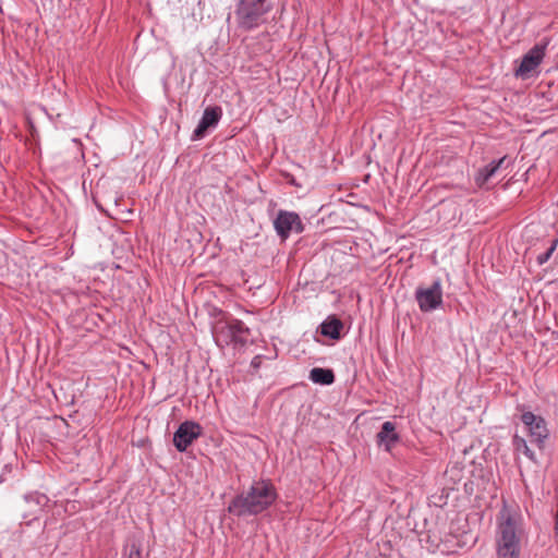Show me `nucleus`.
I'll list each match as a JSON object with an SVG mask.
<instances>
[{"label": "nucleus", "mask_w": 558, "mask_h": 558, "mask_svg": "<svg viewBox=\"0 0 558 558\" xmlns=\"http://www.w3.org/2000/svg\"><path fill=\"white\" fill-rule=\"evenodd\" d=\"M549 45V38L544 37L536 43L527 52H525V78L529 73L535 72L542 63L547 47Z\"/></svg>", "instance_id": "10"}, {"label": "nucleus", "mask_w": 558, "mask_h": 558, "mask_svg": "<svg viewBox=\"0 0 558 558\" xmlns=\"http://www.w3.org/2000/svg\"><path fill=\"white\" fill-rule=\"evenodd\" d=\"M554 533H555L556 542L558 543V509H557V512L555 514Z\"/></svg>", "instance_id": "20"}, {"label": "nucleus", "mask_w": 558, "mask_h": 558, "mask_svg": "<svg viewBox=\"0 0 558 558\" xmlns=\"http://www.w3.org/2000/svg\"><path fill=\"white\" fill-rule=\"evenodd\" d=\"M378 446H384L387 452H390L392 447L399 441L400 437L396 433L395 423L387 421L381 425L377 436Z\"/></svg>", "instance_id": "12"}, {"label": "nucleus", "mask_w": 558, "mask_h": 558, "mask_svg": "<svg viewBox=\"0 0 558 558\" xmlns=\"http://www.w3.org/2000/svg\"><path fill=\"white\" fill-rule=\"evenodd\" d=\"M513 444H514V446H515V449L519 451V450H520V448H521V446L523 445V439H521V438L519 437V435H518V434H515V435H514V437H513Z\"/></svg>", "instance_id": "19"}, {"label": "nucleus", "mask_w": 558, "mask_h": 558, "mask_svg": "<svg viewBox=\"0 0 558 558\" xmlns=\"http://www.w3.org/2000/svg\"><path fill=\"white\" fill-rule=\"evenodd\" d=\"M259 365V356H255L253 360H252V366L253 367H258Z\"/></svg>", "instance_id": "22"}, {"label": "nucleus", "mask_w": 558, "mask_h": 558, "mask_svg": "<svg viewBox=\"0 0 558 558\" xmlns=\"http://www.w3.org/2000/svg\"><path fill=\"white\" fill-rule=\"evenodd\" d=\"M267 12L264 0H239L235 11L238 25L244 29L255 28L264 22Z\"/></svg>", "instance_id": "3"}, {"label": "nucleus", "mask_w": 558, "mask_h": 558, "mask_svg": "<svg viewBox=\"0 0 558 558\" xmlns=\"http://www.w3.org/2000/svg\"><path fill=\"white\" fill-rule=\"evenodd\" d=\"M276 498V489L269 481H255L247 492L232 499L228 511L236 517L256 515L269 508Z\"/></svg>", "instance_id": "1"}, {"label": "nucleus", "mask_w": 558, "mask_h": 558, "mask_svg": "<svg viewBox=\"0 0 558 558\" xmlns=\"http://www.w3.org/2000/svg\"><path fill=\"white\" fill-rule=\"evenodd\" d=\"M521 517L506 505L497 518L496 551L498 558H520L519 525Z\"/></svg>", "instance_id": "2"}, {"label": "nucleus", "mask_w": 558, "mask_h": 558, "mask_svg": "<svg viewBox=\"0 0 558 558\" xmlns=\"http://www.w3.org/2000/svg\"><path fill=\"white\" fill-rule=\"evenodd\" d=\"M141 557H142V553H141L140 545H137L135 543L131 544L129 547V553H128L126 558H141Z\"/></svg>", "instance_id": "17"}, {"label": "nucleus", "mask_w": 558, "mask_h": 558, "mask_svg": "<svg viewBox=\"0 0 558 558\" xmlns=\"http://www.w3.org/2000/svg\"><path fill=\"white\" fill-rule=\"evenodd\" d=\"M274 228L277 235L281 240H287L292 232L302 233L304 230L303 222L299 214L288 210H279L274 219Z\"/></svg>", "instance_id": "5"}, {"label": "nucleus", "mask_w": 558, "mask_h": 558, "mask_svg": "<svg viewBox=\"0 0 558 558\" xmlns=\"http://www.w3.org/2000/svg\"><path fill=\"white\" fill-rule=\"evenodd\" d=\"M222 110L220 107H207L195 128L192 138L199 140L205 136L209 129L216 128L221 119Z\"/></svg>", "instance_id": "9"}, {"label": "nucleus", "mask_w": 558, "mask_h": 558, "mask_svg": "<svg viewBox=\"0 0 558 558\" xmlns=\"http://www.w3.org/2000/svg\"><path fill=\"white\" fill-rule=\"evenodd\" d=\"M524 452H525V457L530 458L533 461H536L534 453L529 449V447L526 445H525Z\"/></svg>", "instance_id": "21"}, {"label": "nucleus", "mask_w": 558, "mask_h": 558, "mask_svg": "<svg viewBox=\"0 0 558 558\" xmlns=\"http://www.w3.org/2000/svg\"><path fill=\"white\" fill-rule=\"evenodd\" d=\"M24 502L27 509L23 517L32 521L38 518L39 513L49 505L50 500L45 494L34 492L24 496Z\"/></svg>", "instance_id": "11"}, {"label": "nucleus", "mask_w": 558, "mask_h": 558, "mask_svg": "<svg viewBox=\"0 0 558 558\" xmlns=\"http://www.w3.org/2000/svg\"><path fill=\"white\" fill-rule=\"evenodd\" d=\"M310 379L315 384L331 385L335 381V375L331 369L314 367L310 372Z\"/></svg>", "instance_id": "15"}, {"label": "nucleus", "mask_w": 558, "mask_h": 558, "mask_svg": "<svg viewBox=\"0 0 558 558\" xmlns=\"http://www.w3.org/2000/svg\"><path fill=\"white\" fill-rule=\"evenodd\" d=\"M250 329L239 319H231L225 326L215 332L217 344H240L244 345L248 341Z\"/></svg>", "instance_id": "4"}, {"label": "nucleus", "mask_w": 558, "mask_h": 558, "mask_svg": "<svg viewBox=\"0 0 558 558\" xmlns=\"http://www.w3.org/2000/svg\"><path fill=\"white\" fill-rule=\"evenodd\" d=\"M509 163L508 158L505 156L497 161H492L489 165L480 169L475 175V182L478 186H483L495 173L497 170L502 167L505 163Z\"/></svg>", "instance_id": "13"}, {"label": "nucleus", "mask_w": 558, "mask_h": 558, "mask_svg": "<svg viewBox=\"0 0 558 558\" xmlns=\"http://www.w3.org/2000/svg\"><path fill=\"white\" fill-rule=\"evenodd\" d=\"M525 429L530 437V442L543 450L545 442L549 437V429L546 421L532 412H525Z\"/></svg>", "instance_id": "7"}, {"label": "nucleus", "mask_w": 558, "mask_h": 558, "mask_svg": "<svg viewBox=\"0 0 558 558\" xmlns=\"http://www.w3.org/2000/svg\"><path fill=\"white\" fill-rule=\"evenodd\" d=\"M343 325L340 319L329 317L320 325L322 335L331 339H339Z\"/></svg>", "instance_id": "14"}, {"label": "nucleus", "mask_w": 558, "mask_h": 558, "mask_svg": "<svg viewBox=\"0 0 558 558\" xmlns=\"http://www.w3.org/2000/svg\"><path fill=\"white\" fill-rule=\"evenodd\" d=\"M202 426L194 421L181 423L173 435V445L177 450L184 452L202 435Z\"/></svg>", "instance_id": "8"}, {"label": "nucleus", "mask_w": 558, "mask_h": 558, "mask_svg": "<svg viewBox=\"0 0 558 558\" xmlns=\"http://www.w3.org/2000/svg\"><path fill=\"white\" fill-rule=\"evenodd\" d=\"M557 240L553 241L550 246L542 254H538L536 257L537 265H544L548 259L551 257L553 253L556 251L557 247Z\"/></svg>", "instance_id": "16"}, {"label": "nucleus", "mask_w": 558, "mask_h": 558, "mask_svg": "<svg viewBox=\"0 0 558 558\" xmlns=\"http://www.w3.org/2000/svg\"><path fill=\"white\" fill-rule=\"evenodd\" d=\"M415 299L422 312H432L442 304V288L440 279H436L429 288H418Z\"/></svg>", "instance_id": "6"}, {"label": "nucleus", "mask_w": 558, "mask_h": 558, "mask_svg": "<svg viewBox=\"0 0 558 558\" xmlns=\"http://www.w3.org/2000/svg\"><path fill=\"white\" fill-rule=\"evenodd\" d=\"M514 74L517 77L523 76V59H517L515 60V70Z\"/></svg>", "instance_id": "18"}]
</instances>
